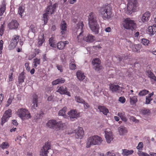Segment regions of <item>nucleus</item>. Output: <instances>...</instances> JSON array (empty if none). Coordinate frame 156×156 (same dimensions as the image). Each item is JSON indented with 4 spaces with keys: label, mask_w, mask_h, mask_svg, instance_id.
<instances>
[{
    "label": "nucleus",
    "mask_w": 156,
    "mask_h": 156,
    "mask_svg": "<svg viewBox=\"0 0 156 156\" xmlns=\"http://www.w3.org/2000/svg\"><path fill=\"white\" fill-rule=\"evenodd\" d=\"M88 24L90 29L96 34L99 33V26L98 24L96 16L94 14L90 12L89 16Z\"/></svg>",
    "instance_id": "nucleus-1"
},
{
    "label": "nucleus",
    "mask_w": 156,
    "mask_h": 156,
    "mask_svg": "<svg viewBox=\"0 0 156 156\" xmlns=\"http://www.w3.org/2000/svg\"><path fill=\"white\" fill-rule=\"evenodd\" d=\"M99 13L104 20L109 19L112 14V8L110 5H103L100 9Z\"/></svg>",
    "instance_id": "nucleus-2"
},
{
    "label": "nucleus",
    "mask_w": 156,
    "mask_h": 156,
    "mask_svg": "<svg viewBox=\"0 0 156 156\" xmlns=\"http://www.w3.org/2000/svg\"><path fill=\"white\" fill-rule=\"evenodd\" d=\"M46 125L51 129L58 131L63 130L64 124L61 121H57L54 119H51L48 121Z\"/></svg>",
    "instance_id": "nucleus-3"
},
{
    "label": "nucleus",
    "mask_w": 156,
    "mask_h": 156,
    "mask_svg": "<svg viewBox=\"0 0 156 156\" xmlns=\"http://www.w3.org/2000/svg\"><path fill=\"white\" fill-rule=\"evenodd\" d=\"M102 141L101 137L97 135L92 136L87 139L86 147L88 148L91 145H99Z\"/></svg>",
    "instance_id": "nucleus-4"
},
{
    "label": "nucleus",
    "mask_w": 156,
    "mask_h": 156,
    "mask_svg": "<svg viewBox=\"0 0 156 156\" xmlns=\"http://www.w3.org/2000/svg\"><path fill=\"white\" fill-rule=\"evenodd\" d=\"M127 11L126 13L129 15L133 12L136 11L138 9V3L137 0H128Z\"/></svg>",
    "instance_id": "nucleus-5"
},
{
    "label": "nucleus",
    "mask_w": 156,
    "mask_h": 156,
    "mask_svg": "<svg viewBox=\"0 0 156 156\" xmlns=\"http://www.w3.org/2000/svg\"><path fill=\"white\" fill-rule=\"evenodd\" d=\"M122 25L125 29L127 30H134L136 27V24L134 21L129 18L125 19L122 23Z\"/></svg>",
    "instance_id": "nucleus-6"
},
{
    "label": "nucleus",
    "mask_w": 156,
    "mask_h": 156,
    "mask_svg": "<svg viewBox=\"0 0 156 156\" xmlns=\"http://www.w3.org/2000/svg\"><path fill=\"white\" fill-rule=\"evenodd\" d=\"M17 114L18 116L23 120L29 119L31 117L28 111L26 109L21 108L18 111Z\"/></svg>",
    "instance_id": "nucleus-7"
},
{
    "label": "nucleus",
    "mask_w": 156,
    "mask_h": 156,
    "mask_svg": "<svg viewBox=\"0 0 156 156\" xmlns=\"http://www.w3.org/2000/svg\"><path fill=\"white\" fill-rule=\"evenodd\" d=\"M84 24L83 22H80L77 24V27L78 30L77 32H80L79 34L77 36L78 41V42H81L83 40H84L85 38L83 34V28Z\"/></svg>",
    "instance_id": "nucleus-8"
},
{
    "label": "nucleus",
    "mask_w": 156,
    "mask_h": 156,
    "mask_svg": "<svg viewBox=\"0 0 156 156\" xmlns=\"http://www.w3.org/2000/svg\"><path fill=\"white\" fill-rule=\"evenodd\" d=\"M101 61L100 59H93L92 64L94 66V70L100 73L103 69V67L101 65Z\"/></svg>",
    "instance_id": "nucleus-9"
},
{
    "label": "nucleus",
    "mask_w": 156,
    "mask_h": 156,
    "mask_svg": "<svg viewBox=\"0 0 156 156\" xmlns=\"http://www.w3.org/2000/svg\"><path fill=\"white\" fill-rule=\"evenodd\" d=\"M75 133V136L76 138L81 139L84 136V131L82 127H78L77 129L74 130H72V131L69 134Z\"/></svg>",
    "instance_id": "nucleus-10"
},
{
    "label": "nucleus",
    "mask_w": 156,
    "mask_h": 156,
    "mask_svg": "<svg viewBox=\"0 0 156 156\" xmlns=\"http://www.w3.org/2000/svg\"><path fill=\"white\" fill-rule=\"evenodd\" d=\"M19 38L20 36L18 35H15L12 36L9 46L10 49L14 48L16 46L19 41Z\"/></svg>",
    "instance_id": "nucleus-11"
},
{
    "label": "nucleus",
    "mask_w": 156,
    "mask_h": 156,
    "mask_svg": "<svg viewBox=\"0 0 156 156\" xmlns=\"http://www.w3.org/2000/svg\"><path fill=\"white\" fill-rule=\"evenodd\" d=\"M122 88V87H120L118 85H116L112 83L109 84V89L113 92L120 93L121 92Z\"/></svg>",
    "instance_id": "nucleus-12"
},
{
    "label": "nucleus",
    "mask_w": 156,
    "mask_h": 156,
    "mask_svg": "<svg viewBox=\"0 0 156 156\" xmlns=\"http://www.w3.org/2000/svg\"><path fill=\"white\" fill-rule=\"evenodd\" d=\"M56 92L61 94L66 95L69 97L71 96L70 92L68 91L67 88L65 86H61L57 90Z\"/></svg>",
    "instance_id": "nucleus-13"
},
{
    "label": "nucleus",
    "mask_w": 156,
    "mask_h": 156,
    "mask_svg": "<svg viewBox=\"0 0 156 156\" xmlns=\"http://www.w3.org/2000/svg\"><path fill=\"white\" fill-rule=\"evenodd\" d=\"M68 114L71 119H76L80 117V112H78L76 109H72L68 112Z\"/></svg>",
    "instance_id": "nucleus-14"
},
{
    "label": "nucleus",
    "mask_w": 156,
    "mask_h": 156,
    "mask_svg": "<svg viewBox=\"0 0 156 156\" xmlns=\"http://www.w3.org/2000/svg\"><path fill=\"white\" fill-rule=\"evenodd\" d=\"M151 16L150 13L149 11H147L142 14L141 15V21L143 23L148 22Z\"/></svg>",
    "instance_id": "nucleus-15"
},
{
    "label": "nucleus",
    "mask_w": 156,
    "mask_h": 156,
    "mask_svg": "<svg viewBox=\"0 0 156 156\" xmlns=\"http://www.w3.org/2000/svg\"><path fill=\"white\" fill-rule=\"evenodd\" d=\"M57 7L56 4H55L53 5H50L48 6L45 10V12H47L49 14H52L55 11L56 8Z\"/></svg>",
    "instance_id": "nucleus-16"
},
{
    "label": "nucleus",
    "mask_w": 156,
    "mask_h": 156,
    "mask_svg": "<svg viewBox=\"0 0 156 156\" xmlns=\"http://www.w3.org/2000/svg\"><path fill=\"white\" fill-rule=\"evenodd\" d=\"M105 137L108 143H110L113 139L112 133V132H105Z\"/></svg>",
    "instance_id": "nucleus-17"
},
{
    "label": "nucleus",
    "mask_w": 156,
    "mask_h": 156,
    "mask_svg": "<svg viewBox=\"0 0 156 156\" xmlns=\"http://www.w3.org/2000/svg\"><path fill=\"white\" fill-rule=\"evenodd\" d=\"M69 43V42L68 41H61L57 43V47L58 49L62 50L64 48L66 45L68 44Z\"/></svg>",
    "instance_id": "nucleus-18"
},
{
    "label": "nucleus",
    "mask_w": 156,
    "mask_h": 156,
    "mask_svg": "<svg viewBox=\"0 0 156 156\" xmlns=\"http://www.w3.org/2000/svg\"><path fill=\"white\" fill-rule=\"evenodd\" d=\"M19 24L16 20H12L8 25V27L10 29H16L18 28Z\"/></svg>",
    "instance_id": "nucleus-19"
},
{
    "label": "nucleus",
    "mask_w": 156,
    "mask_h": 156,
    "mask_svg": "<svg viewBox=\"0 0 156 156\" xmlns=\"http://www.w3.org/2000/svg\"><path fill=\"white\" fill-rule=\"evenodd\" d=\"M67 24L65 21H62L60 25V29L61 30V33L62 35L65 34L67 31Z\"/></svg>",
    "instance_id": "nucleus-20"
},
{
    "label": "nucleus",
    "mask_w": 156,
    "mask_h": 156,
    "mask_svg": "<svg viewBox=\"0 0 156 156\" xmlns=\"http://www.w3.org/2000/svg\"><path fill=\"white\" fill-rule=\"evenodd\" d=\"M76 75L77 79L80 81H83L85 77L84 73L81 70H78L76 73Z\"/></svg>",
    "instance_id": "nucleus-21"
},
{
    "label": "nucleus",
    "mask_w": 156,
    "mask_h": 156,
    "mask_svg": "<svg viewBox=\"0 0 156 156\" xmlns=\"http://www.w3.org/2000/svg\"><path fill=\"white\" fill-rule=\"evenodd\" d=\"M155 26H149L148 28V33L150 35H154L156 32V23H155Z\"/></svg>",
    "instance_id": "nucleus-22"
},
{
    "label": "nucleus",
    "mask_w": 156,
    "mask_h": 156,
    "mask_svg": "<svg viewBox=\"0 0 156 156\" xmlns=\"http://www.w3.org/2000/svg\"><path fill=\"white\" fill-rule=\"evenodd\" d=\"M98 108L99 109L100 112H102L105 115H107L109 112L108 109L104 106L99 105L98 106Z\"/></svg>",
    "instance_id": "nucleus-23"
},
{
    "label": "nucleus",
    "mask_w": 156,
    "mask_h": 156,
    "mask_svg": "<svg viewBox=\"0 0 156 156\" xmlns=\"http://www.w3.org/2000/svg\"><path fill=\"white\" fill-rule=\"evenodd\" d=\"M33 103L34 104L32 107H37V101L38 99V96L36 94H34L33 95Z\"/></svg>",
    "instance_id": "nucleus-24"
},
{
    "label": "nucleus",
    "mask_w": 156,
    "mask_h": 156,
    "mask_svg": "<svg viewBox=\"0 0 156 156\" xmlns=\"http://www.w3.org/2000/svg\"><path fill=\"white\" fill-rule=\"evenodd\" d=\"M130 103L131 105L135 106L136 105V103L137 101V96H133V97L129 98Z\"/></svg>",
    "instance_id": "nucleus-25"
},
{
    "label": "nucleus",
    "mask_w": 156,
    "mask_h": 156,
    "mask_svg": "<svg viewBox=\"0 0 156 156\" xmlns=\"http://www.w3.org/2000/svg\"><path fill=\"white\" fill-rule=\"evenodd\" d=\"M133 150H129L126 149H122V154L123 156H128L132 154L133 152Z\"/></svg>",
    "instance_id": "nucleus-26"
},
{
    "label": "nucleus",
    "mask_w": 156,
    "mask_h": 156,
    "mask_svg": "<svg viewBox=\"0 0 156 156\" xmlns=\"http://www.w3.org/2000/svg\"><path fill=\"white\" fill-rule=\"evenodd\" d=\"M141 112L142 114L146 116H147L150 115L151 113L150 110L145 108H143L141 109Z\"/></svg>",
    "instance_id": "nucleus-27"
},
{
    "label": "nucleus",
    "mask_w": 156,
    "mask_h": 156,
    "mask_svg": "<svg viewBox=\"0 0 156 156\" xmlns=\"http://www.w3.org/2000/svg\"><path fill=\"white\" fill-rule=\"evenodd\" d=\"M25 79V76H24V73L22 72L19 75L18 77V81L20 84H21L24 82Z\"/></svg>",
    "instance_id": "nucleus-28"
},
{
    "label": "nucleus",
    "mask_w": 156,
    "mask_h": 156,
    "mask_svg": "<svg viewBox=\"0 0 156 156\" xmlns=\"http://www.w3.org/2000/svg\"><path fill=\"white\" fill-rule=\"evenodd\" d=\"M70 61L71 62L69 64V68L71 70H74L76 69V65L75 63V62L74 59H71Z\"/></svg>",
    "instance_id": "nucleus-29"
},
{
    "label": "nucleus",
    "mask_w": 156,
    "mask_h": 156,
    "mask_svg": "<svg viewBox=\"0 0 156 156\" xmlns=\"http://www.w3.org/2000/svg\"><path fill=\"white\" fill-rule=\"evenodd\" d=\"M94 37L91 34L88 35L87 37H85L84 39V40L87 42H93L94 40Z\"/></svg>",
    "instance_id": "nucleus-30"
},
{
    "label": "nucleus",
    "mask_w": 156,
    "mask_h": 156,
    "mask_svg": "<svg viewBox=\"0 0 156 156\" xmlns=\"http://www.w3.org/2000/svg\"><path fill=\"white\" fill-rule=\"evenodd\" d=\"M67 109V108L66 107H64L62 109L60 110L58 112V115H59L64 116L66 115V112Z\"/></svg>",
    "instance_id": "nucleus-31"
},
{
    "label": "nucleus",
    "mask_w": 156,
    "mask_h": 156,
    "mask_svg": "<svg viewBox=\"0 0 156 156\" xmlns=\"http://www.w3.org/2000/svg\"><path fill=\"white\" fill-rule=\"evenodd\" d=\"M24 12V7L23 5L20 6L18 9V13L22 17V14Z\"/></svg>",
    "instance_id": "nucleus-32"
},
{
    "label": "nucleus",
    "mask_w": 156,
    "mask_h": 156,
    "mask_svg": "<svg viewBox=\"0 0 156 156\" xmlns=\"http://www.w3.org/2000/svg\"><path fill=\"white\" fill-rule=\"evenodd\" d=\"M49 14L45 12L43 15V20L44 21V25H46L48 22V15Z\"/></svg>",
    "instance_id": "nucleus-33"
},
{
    "label": "nucleus",
    "mask_w": 156,
    "mask_h": 156,
    "mask_svg": "<svg viewBox=\"0 0 156 156\" xmlns=\"http://www.w3.org/2000/svg\"><path fill=\"white\" fill-rule=\"evenodd\" d=\"M75 100L78 103L83 104L84 102H85V100L79 96H75Z\"/></svg>",
    "instance_id": "nucleus-34"
},
{
    "label": "nucleus",
    "mask_w": 156,
    "mask_h": 156,
    "mask_svg": "<svg viewBox=\"0 0 156 156\" xmlns=\"http://www.w3.org/2000/svg\"><path fill=\"white\" fill-rule=\"evenodd\" d=\"M54 41V38L53 37L50 38L49 39V44L53 48H55L56 46Z\"/></svg>",
    "instance_id": "nucleus-35"
},
{
    "label": "nucleus",
    "mask_w": 156,
    "mask_h": 156,
    "mask_svg": "<svg viewBox=\"0 0 156 156\" xmlns=\"http://www.w3.org/2000/svg\"><path fill=\"white\" fill-rule=\"evenodd\" d=\"M12 111L11 109H9L6 110L4 114V116H7L9 118L12 116Z\"/></svg>",
    "instance_id": "nucleus-36"
},
{
    "label": "nucleus",
    "mask_w": 156,
    "mask_h": 156,
    "mask_svg": "<svg viewBox=\"0 0 156 156\" xmlns=\"http://www.w3.org/2000/svg\"><path fill=\"white\" fill-rule=\"evenodd\" d=\"M149 92L148 90L146 89H144L139 92L138 94V95L139 96H144L148 94Z\"/></svg>",
    "instance_id": "nucleus-37"
},
{
    "label": "nucleus",
    "mask_w": 156,
    "mask_h": 156,
    "mask_svg": "<svg viewBox=\"0 0 156 156\" xmlns=\"http://www.w3.org/2000/svg\"><path fill=\"white\" fill-rule=\"evenodd\" d=\"M5 9V3H2L1 5L0 8V16H2Z\"/></svg>",
    "instance_id": "nucleus-38"
},
{
    "label": "nucleus",
    "mask_w": 156,
    "mask_h": 156,
    "mask_svg": "<svg viewBox=\"0 0 156 156\" xmlns=\"http://www.w3.org/2000/svg\"><path fill=\"white\" fill-rule=\"evenodd\" d=\"M9 144L8 142H4L0 145V147L2 149L8 148L9 147Z\"/></svg>",
    "instance_id": "nucleus-39"
},
{
    "label": "nucleus",
    "mask_w": 156,
    "mask_h": 156,
    "mask_svg": "<svg viewBox=\"0 0 156 156\" xmlns=\"http://www.w3.org/2000/svg\"><path fill=\"white\" fill-rule=\"evenodd\" d=\"M44 115V113L42 110H41L39 113H37L36 117L37 119H41Z\"/></svg>",
    "instance_id": "nucleus-40"
},
{
    "label": "nucleus",
    "mask_w": 156,
    "mask_h": 156,
    "mask_svg": "<svg viewBox=\"0 0 156 156\" xmlns=\"http://www.w3.org/2000/svg\"><path fill=\"white\" fill-rule=\"evenodd\" d=\"M51 146L50 143L48 141L45 143L44 146L42 148L48 151V150L51 149Z\"/></svg>",
    "instance_id": "nucleus-41"
},
{
    "label": "nucleus",
    "mask_w": 156,
    "mask_h": 156,
    "mask_svg": "<svg viewBox=\"0 0 156 156\" xmlns=\"http://www.w3.org/2000/svg\"><path fill=\"white\" fill-rule=\"evenodd\" d=\"M9 119V118L7 116L3 115L1 118V125L3 126L4 124L7 122Z\"/></svg>",
    "instance_id": "nucleus-42"
},
{
    "label": "nucleus",
    "mask_w": 156,
    "mask_h": 156,
    "mask_svg": "<svg viewBox=\"0 0 156 156\" xmlns=\"http://www.w3.org/2000/svg\"><path fill=\"white\" fill-rule=\"evenodd\" d=\"M42 151L40 154L41 156H48V151L47 150H45L43 148L41 149Z\"/></svg>",
    "instance_id": "nucleus-43"
},
{
    "label": "nucleus",
    "mask_w": 156,
    "mask_h": 156,
    "mask_svg": "<svg viewBox=\"0 0 156 156\" xmlns=\"http://www.w3.org/2000/svg\"><path fill=\"white\" fill-rule=\"evenodd\" d=\"M40 59H34V61L33 62V63H34V67H36L37 65H39L40 64Z\"/></svg>",
    "instance_id": "nucleus-44"
},
{
    "label": "nucleus",
    "mask_w": 156,
    "mask_h": 156,
    "mask_svg": "<svg viewBox=\"0 0 156 156\" xmlns=\"http://www.w3.org/2000/svg\"><path fill=\"white\" fill-rule=\"evenodd\" d=\"M5 27L4 23H3V24L2 25L0 29V35L1 36H2L5 30Z\"/></svg>",
    "instance_id": "nucleus-45"
},
{
    "label": "nucleus",
    "mask_w": 156,
    "mask_h": 156,
    "mask_svg": "<svg viewBox=\"0 0 156 156\" xmlns=\"http://www.w3.org/2000/svg\"><path fill=\"white\" fill-rule=\"evenodd\" d=\"M133 48L132 50L134 52H138L139 51V49L137 44L132 45Z\"/></svg>",
    "instance_id": "nucleus-46"
},
{
    "label": "nucleus",
    "mask_w": 156,
    "mask_h": 156,
    "mask_svg": "<svg viewBox=\"0 0 156 156\" xmlns=\"http://www.w3.org/2000/svg\"><path fill=\"white\" fill-rule=\"evenodd\" d=\"M149 42V41L147 39L144 38L142 40L141 43L144 45H148Z\"/></svg>",
    "instance_id": "nucleus-47"
},
{
    "label": "nucleus",
    "mask_w": 156,
    "mask_h": 156,
    "mask_svg": "<svg viewBox=\"0 0 156 156\" xmlns=\"http://www.w3.org/2000/svg\"><path fill=\"white\" fill-rule=\"evenodd\" d=\"M44 41V40L43 38H39L38 42V44L39 46H41L42 45Z\"/></svg>",
    "instance_id": "nucleus-48"
},
{
    "label": "nucleus",
    "mask_w": 156,
    "mask_h": 156,
    "mask_svg": "<svg viewBox=\"0 0 156 156\" xmlns=\"http://www.w3.org/2000/svg\"><path fill=\"white\" fill-rule=\"evenodd\" d=\"M119 116L121 118L122 120L125 122H126L127 120V119L123 115H122V114L121 115L119 114V113L118 114Z\"/></svg>",
    "instance_id": "nucleus-49"
},
{
    "label": "nucleus",
    "mask_w": 156,
    "mask_h": 156,
    "mask_svg": "<svg viewBox=\"0 0 156 156\" xmlns=\"http://www.w3.org/2000/svg\"><path fill=\"white\" fill-rule=\"evenodd\" d=\"M119 101L122 104H124L126 101V99L124 97H120L119 98Z\"/></svg>",
    "instance_id": "nucleus-50"
},
{
    "label": "nucleus",
    "mask_w": 156,
    "mask_h": 156,
    "mask_svg": "<svg viewBox=\"0 0 156 156\" xmlns=\"http://www.w3.org/2000/svg\"><path fill=\"white\" fill-rule=\"evenodd\" d=\"M143 144L142 142H140L138 146L136 147V148L138 150H141V149L143 147Z\"/></svg>",
    "instance_id": "nucleus-51"
},
{
    "label": "nucleus",
    "mask_w": 156,
    "mask_h": 156,
    "mask_svg": "<svg viewBox=\"0 0 156 156\" xmlns=\"http://www.w3.org/2000/svg\"><path fill=\"white\" fill-rule=\"evenodd\" d=\"M84 105V108L85 109H87L90 107V105H89L88 103L85 101V102H84L83 104Z\"/></svg>",
    "instance_id": "nucleus-52"
},
{
    "label": "nucleus",
    "mask_w": 156,
    "mask_h": 156,
    "mask_svg": "<svg viewBox=\"0 0 156 156\" xmlns=\"http://www.w3.org/2000/svg\"><path fill=\"white\" fill-rule=\"evenodd\" d=\"M147 73L148 74V76L151 79V78L152 77H153V76H154V74L151 71L148 70L147 72Z\"/></svg>",
    "instance_id": "nucleus-53"
},
{
    "label": "nucleus",
    "mask_w": 156,
    "mask_h": 156,
    "mask_svg": "<svg viewBox=\"0 0 156 156\" xmlns=\"http://www.w3.org/2000/svg\"><path fill=\"white\" fill-rule=\"evenodd\" d=\"M31 30L32 32L34 33L36 32V28L33 25H31L30 26Z\"/></svg>",
    "instance_id": "nucleus-54"
},
{
    "label": "nucleus",
    "mask_w": 156,
    "mask_h": 156,
    "mask_svg": "<svg viewBox=\"0 0 156 156\" xmlns=\"http://www.w3.org/2000/svg\"><path fill=\"white\" fill-rule=\"evenodd\" d=\"M152 100L151 98H149L147 96H146V102L145 104H150L151 101Z\"/></svg>",
    "instance_id": "nucleus-55"
},
{
    "label": "nucleus",
    "mask_w": 156,
    "mask_h": 156,
    "mask_svg": "<svg viewBox=\"0 0 156 156\" xmlns=\"http://www.w3.org/2000/svg\"><path fill=\"white\" fill-rule=\"evenodd\" d=\"M3 42L2 40L0 41V53L2 52V50L3 49Z\"/></svg>",
    "instance_id": "nucleus-56"
},
{
    "label": "nucleus",
    "mask_w": 156,
    "mask_h": 156,
    "mask_svg": "<svg viewBox=\"0 0 156 156\" xmlns=\"http://www.w3.org/2000/svg\"><path fill=\"white\" fill-rule=\"evenodd\" d=\"M56 67L61 72H62L63 71L62 66L58 64L56 65Z\"/></svg>",
    "instance_id": "nucleus-57"
},
{
    "label": "nucleus",
    "mask_w": 156,
    "mask_h": 156,
    "mask_svg": "<svg viewBox=\"0 0 156 156\" xmlns=\"http://www.w3.org/2000/svg\"><path fill=\"white\" fill-rule=\"evenodd\" d=\"M58 80L59 84L64 83L66 81L63 78H58Z\"/></svg>",
    "instance_id": "nucleus-58"
},
{
    "label": "nucleus",
    "mask_w": 156,
    "mask_h": 156,
    "mask_svg": "<svg viewBox=\"0 0 156 156\" xmlns=\"http://www.w3.org/2000/svg\"><path fill=\"white\" fill-rule=\"evenodd\" d=\"M130 119L131 120H132L133 122H135L136 123H138L139 122V120L136 119L135 117L133 116L131 117Z\"/></svg>",
    "instance_id": "nucleus-59"
},
{
    "label": "nucleus",
    "mask_w": 156,
    "mask_h": 156,
    "mask_svg": "<svg viewBox=\"0 0 156 156\" xmlns=\"http://www.w3.org/2000/svg\"><path fill=\"white\" fill-rule=\"evenodd\" d=\"M59 84L58 79L53 81L52 82V84L53 85H55Z\"/></svg>",
    "instance_id": "nucleus-60"
},
{
    "label": "nucleus",
    "mask_w": 156,
    "mask_h": 156,
    "mask_svg": "<svg viewBox=\"0 0 156 156\" xmlns=\"http://www.w3.org/2000/svg\"><path fill=\"white\" fill-rule=\"evenodd\" d=\"M138 155L139 156H150L147 154L143 152H142L141 154H138Z\"/></svg>",
    "instance_id": "nucleus-61"
},
{
    "label": "nucleus",
    "mask_w": 156,
    "mask_h": 156,
    "mask_svg": "<svg viewBox=\"0 0 156 156\" xmlns=\"http://www.w3.org/2000/svg\"><path fill=\"white\" fill-rule=\"evenodd\" d=\"M12 122L13 124L16 126H17L18 124L17 121L16 120H12Z\"/></svg>",
    "instance_id": "nucleus-62"
},
{
    "label": "nucleus",
    "mask_w": 156,
    "mask_h": 156,
    "mask_svg": "<svg viewBox=\"0 0 156 156\" xmlns=\"http://www.w3.org/2000/svg\"><path fill=\"white\" fill-rule=\"evenodd\" d=\"M3 99V94H0V105L1 104Z\"/></svg>",
    "instance_id": "nucleus-63"
},
{
    "label": "nucleus",
    "mask_w": 156,
    "mask_h": 156,
    "mask_svg": "<svg viewBox=\"0 0 156 156\" xmlns=\"http://www.w3.org/2000/svg\"><path fill=\"white\" fill-rule=\"evenodd\" d=\"M53 95H51L49 96L48 97L47 100L48 101H51L53 100Z\"/></svg>",
    "instance_id": "nucleus-64"
}]
</instances>
